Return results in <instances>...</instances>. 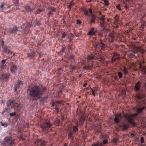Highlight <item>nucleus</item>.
<instances>
[{
	"label": "nucleus",
	"mask_w": 146,
	"mask_h": 146,
	"mask_svg": "<svg viewBox=\"0 0 146 146\" xmlns=\"http://www.w3.org/2000/svg\"><path fill=\"white\" fill-rule=\"evenodd\" d=\"M46 90L45 87H40L37 85H35L31 87L29 90V95L34 98L33 100H37L39 97L44 94Z\"/></svg>",
	"instance_id": "1"
},
{
	"label": "nucleus",
	"mask_w": 146,
	"mask_h": 146,
	"mask_svg": "<svg viewBox=\"0 0 146 146\" xmlns=\"http://www.w3.org/2000/svg\"><path fill=\"white\" fill-rule=\"evenodd\" d=\"M103 31L95 30L94 28H92L87 33V35L91 36L94 35L95 36V39L97 40L98 38H101L103 36Z\"/></svg>",
	"instance_id": "2"
},
{
	"label": "nucleus",
	"mask_w": 146,
	"mask_h": 146,
	"mask_svg": "<svg viewBox=\"0 0 146 146\" xmlns=\"http://www.w3.org/2000/svg\"><path fill=\"white\" fill-rule=\"evenodd\" d=\"M141 83L139 81H138L135 84L134 86V90L136 92L137 94L136 95L135 97L138 100H143V98L145 96V95L142 94H140L139 93L140 91H141Z\"/></svg>",
	"instance_id": "3"
},
{
	"label": "nucleus",
	"mask_w": 146,
	"mask_h": 146,
	"mask_svg": "<svg viewBox=\"0 0 146 146\" xmlns=\"http://www.w3.org/2000/svg\"><path fill=\"white\" fill-rule=\"evenodd\" d=\"M8 106H10L11 107H14V110L17 112H19L22 109L21 105L20 104H18L17 103H15V101L12 100H9L8 103Z\"/></svg>",
	"instance_id": "4"
},
{
	"label": "nucleus",
	"mask_w": 146,
	"mask_h": 146,
	"mask_svg": "<svg viewBox=\"0 0 146 146\" xmlns=\"http://www.w3.org/2000/svg\"><path fill=\"white\" fill-rule=\"evenodd\" d=\"M88 59V62L90 64H88L85 65L83 67L84 70H91L92 68L93 62L92 61L95 59V58L93 54L89 55L87 57Z\"/></svg>",
	"instance_id": "5"
},
{
	"label": "nucleus",
	"mask_w": 146,
	"mask_h": 146,
	"mask_svg": "<svg viewBox=\"0 0 146 146\" xmlns=\"http://www.w3.org/2000/svg\"><path fill=\"white\" fill-rule=\"evenodd\" d=\"M52 126V125L49 122L45 121L41 125L40 127L43 132L46 134L49 131V129Z\"/></svg>",
	"instance_id": "6"
},
{
	"label": "nucleus",
	"mask_w": 146,
	"mask_h": 146,
	"mask_svg": "<svg viewBox=\"0 0 146 146\" xmlns=\"http://www.w3.org/2000/svg\"><path fill=\"white\" fill-rule=\"evenodd\" d=\"M98 39H99L100 40V42L96 44L95 46L96 49H98L100 50L102 49L104 50L105 48L106 45L103 42L101 38H98Z\"/></svg>",
	"instance_id": "7"
},
{
	"label": "nucleus",
	"mask_w": 146,
	"mask_h": 146,
	"mask_svg": "<svg viewBox=\"0 0 146 146\" xmlns=\"http://www.w3.org/2000/svg\"><path fill=\"white\" fill-rule=\"evenodd\" d=\"M120 55L117 52H115L113 54V56L111 59V63H113L117 61L116 64H118L119 63L118 61L120 60Z\"/></svg>",
	"instance_id": "8"
},
{
	"label": "nucleus",
	"mask_w": 146,
	"mask_h": 146,
	"mask_svg": "<svg viewBox=\"0 0 146 146\" xmlns=\"http://www.w3.org/2000/svg\"><path fill=\"white\" fill-rule=\"evenodd\" d=\"M117 37V35L116 34L111 33L108 35L109 41L111 43L114 41H116Z\"/></svg>",
	"instance_id": "9"
},
{
	"label": "nucleus",
	"mask_w": 146,
	"mask_h": 146,
	"mask_svg": "<svg viewBox=\"0 0 146 146\" xmlns=\"http://www.w3.org/2000/svg\"><path fill=\"white\" fill-rule=\"evenodd\" d=\"M125 116L123 113H119L117 115H115V118L114 119V121L116 123H118L119 120H120L122 118L123 116Z\"/></svg>",
	"instance_id": "10"
},
{
	"label": "nucleus",
	"mask_w": 146,
	"mask_h": 146,
	"mask_svg": "<svg viewBox=\"0 0 146 146\" xmlns=\"http://www.w3.org/2000/svg\"><path fill=\"white\" fill-rule=\"evenodd\" d=\"M48 9L49 11L48 13V17H50L53 14V12H56V8L55 7H48Z\"/></svg>",
	"instance_id": "11"
},
{
	"label": "nucleus",
	"mask_w": 146,
	"mask_h": 146,
	"mask_svg": "<svg viewBox=\"0 0 146 146\" xmlns=\"http://www.w3.org/2000/svg\"><path fill=\"white\" fill-rule=\"evenodd\" d=\"M90 19L89 21V23L90 25H92L95 23V21L96 19V18L95 16L94 15H92L91 16H89Z\"/></svg>",
	"instance_id": "12"
},
{
	"label": "nucleus",
	"mask_w": 146,
	"mask_h": 146,
	"mask_svg": "<svg viewBox=\"0 0 146 146\" xmlns=\"http://www.w3.org/2000/svg\"><path fill=\"white\" fill-rule=\"evenodd\" d=\"M19 27L16 25L13 27L12 29H11L9 31V33L11 34H14L15 35L17 34V32L18 31Z\"/></svg>",
	"instance_id": "13"
},
{
	"label": "nucleus",
	"mask_w": 146,
	"mask_h": 146,
	"mask_svg": "<svg viewBox=\"0 0 146 146\" xmlns=\"http://www.w3.org/2000/svg\"><path fill=\"white\" fill-rule=\"evenodd\" d=\"M38 145H40L41 146H45L46 142L42 139H38L37 141Z\"/></svg>",
	"instance_id": "14"
},
{
	"label": "nucleus",
	"mask_w": 146,
	"mask_h": 146,
	"mask_svg": "<svg viewBox=\"0 0 146 146\" xmlns=\"http://www.w3.org/2000/svg\"><path fill=\"white\" fill-rule=\"evenodd\" d=\"M80 123L82 124H83L85 120V117L84 116V114L82 113V115L81 116L80 115H79Z\"/></svg>",
	"instance_id": "15"
},
{
	"label": "nucleus",
	"mask_w": 146,
	"mask_h": 146,
	"mask_svg": "<svg viewBox=\"0 0 146 146\" xmlns=\"http://www.w3.org/2000/svg\"><path fill=\"white\" fill-rule=\"evenodd\" d=\"M23 85V82L20 80H19L15 87V91H16L18 88L22 87Z\"/></svg>",
	"instance_id": "16"
},
{
	"label": "nucleus",
	"mask_w": 146,
	"mask_h": 146,
	"mask_svg": "<svg viewBox=\"0 0 146 146\" xmlns=\"http://www.w3.org/2000/svg\"><path fill=\"white\" fill-rule=\"evenodd\" d=\"M42 96H40L39 97L38 99H39L40 101L41 102H45L48 98V95L42 97Z\"/></svg>",
	"instance_id": "17"
},
{
	"label": "nucleus",
	"mask_w": 146,
	"mask_h": 146,
	"mask_svg": "<svg viewBox=\"0 0 146 146\" xmlns=\"http://www.w3.org/2000/svg\"><path fill=\"white\" fill-rule=\"evenodd\" d=\"M10 69L11 72L14 73L17 70V65L13 64H11Z\"/></svg>",
	"instance_id": "18"
},
{
	"label": "nucleus",
	"mask_w": 146,
	"mask_h": 146,
	"mask_svg": "<svg viewBox=\"0 0 146 146\" xmlns=\"http://www.w3.org/2000/svg\"><path fill=\"white\" fill-rule=\"evenodd\" d=\"M100 26L101 27L104 28V29L102 30L103 31V32L104 31H106V30L105 29L106 28V24L105 21H100Z\"/></svg>",
	"instance_id": "19"
},
{
	"label": "nucleus",
	"mask_w": 146,
	"mask_h": 146,
	"mask_svg": "<svg viewBox=\"0 0 146 146\" xmlns=\"http://www.w3.org/2000/svg\"><path fill=\"white\" fill-rule=\"evenodd\" d=\"M74 133L73 131H72L71 130H70L69 131L68 134V139H70L71 138L72 141L73 140L74 137V136H73Z\"/></svg>",
	"instance_id": "20"
},
{
	"label": "nucleus",
	"mask_w": 146,
	"mask_h": 146,
	"mask_svg": "<svg viewBox=\"0 0 146 146\" xmlns=\"http://www.w3.org/2000/svg\"><path fill=\"white\" fill-rule=\"evenodd\" d=\"M7 143L10 146L12 145L14 143V140L9 139H7Z\"/></svg>",
	"instance_id": "21"
},
{
	"label": "nucleus",
	"mask_w": 146,
	"mask_h": 146,
	"mask_svg": "<svg viewBox=\"0 0 146 146\" xmlns=\"http://www.w3.org/2000/svg\"><path fill=\"white\" fill-rule=\"evenodd\" d=\"M127 119L131 123L133 124L135 123L133 121V118L132 116H128L127 117Z\"/></svg>",
	"instance_id": "22"
},
{
	"label": "nucleus",
	"mask_w": 146,
	"mask_h": 146,
	"mask_svg": "<svg viewBox=\"0 0 146 146\" xmlns=\"http://www.w3.org/2000/svg\"><path fill=\"white\" fill-rule=\"evenodd\" d=\"M25 9L27 12H31L33 11V9H31L29 6H26L24 7Z\"/></svg>",
	"instance_id": "23"
},
{
	"label": "nucleus",
	"mask_w": 146,
	"mask_h": 146,
	"mask_svg": "<svg viewBox=\"0 0 146 146\" xmlns=\"http://www.w3.org/2000/svg\"><path fill=\"white\" fill-rule=\"evenodd\" d=\"M129 56L130 57H132L134 56H138L139 55L137 53H136V52H132V53H130L129 54Z\"/></svg>",
	"instance_id": "24"
},
{
	"label": "nucleus",
	"mask_w": 146,
	"mask_h": 146,
	"mask_svg": "<svg viewBox=\"0 0 146 146\" xmlns=\"http://www.w3.org/2000/svg\"><path fill=\"white\" fill-rule=\"evenodd\" d=\"M115 20L114 21V23L115 24H117L119 21V16L117 15H116L114 17Z\"/></svg>",
	"instance_id": "25"
},
{
	"label": "nucleus",
	"mask_w": 146,
	"mask_h": 146,
	"mask_svg": "<svg viewBox=\"0 0 146 146\" xmlns=\"http://www.w3.org/2000/svg\"><path fill=\"white\" fill-rule=\"evenodd\" d=\"M35 54V53L34 52H32L31 54H28L27 56L28 57L32 58L34 56Z\"/></svg>",
	"instance_id": "26"
},
{
	"label": "nucleus",
	"mask_w": 146,
	"mask_h": 146,
	"mask_svg": "<svg viewBox=\"0 0 146 146\" xmlns=\"http://www.w3.org/2000/svg\"><path fill=\"white\" fill-rule=\"evenodd\" d=\"M144 107H142L141 108H138L137 109V112L138 113H141L142 111L144 109Z\"/></svg>",
	"instance_id": "27"
},
{
	"label": "nucleus",
	"mask_w": 146,
	"mask_h": 146,
	"mask_svg": "<svg viewBox=\"0 0 146 146\" xmlns=\"http://www.w3.org/2000/svg\"><path fill=\"white\" fill-rule=\"evenodd\" d=\"M73 131L74 133H76L78 131L77 126H73L72 127Z\"/></svg>",
	"instance_id": "28"
},
{
	"label": "nucleus",
	"mask_w": 146,
	"mask_h": 146,
	"mask_svg": "<svg viewBox=\"0 0 146 146\" xmlns=\"http://www.w3.org/2000/svg\"><path fill=\"white\" fill-rule=\"evenodd\" d=\"M129 127V125L128 124L123 123L122 126V128L123 130L127 129Z\"/></svg>",
	"instance_id": "29"
},
{
	"label": "nucleus",
	"mask_w": 146,
	"mask_h": 146,
	"mask_svg": "<svg viewBox=\"0 0 146 146\" xmlns=\"http://www.w3.org/2000/svg\"><path fill=\"white\" fill-rule=\"evenodd\" d=\"M123 69L122 71L123 72L125 75H126L128 74L127 68H126L125 67H123Z\"/></svg>",
	"instance_id": "30"
},
{
	"label": "nucleus",
	"mask_w": 146,
	"mask_h": 146,
	"mask_svg": "<svg viewBox=\"0 0 146 146\" xmlns=\"http://www.w3.org/2000/svg\"><path fill=\"white\" fill-rule=\"evenodd\" d=\"M43 10L40 8L38 9L35 13V14H38L41 13L42 12Z\"/></svg>",
	"instance_id": "31"
},
{
	"label": "nucleus",
	"mask_w": 146,
	"mask_h": 146,
	"mask_svg": "<svg viewBox=\"0 0 146 146\" xmlns=\"http://www.w3.org/2000/svg\"><path fill=\"white\" fill-rule=\"evenodd\" d=\"M1 125L5 127H7L8 125V124L6 122H2L1 121Z\"/></svg>",
	"instance_id": "32"
},
{
	"label": "nucleus",
	"mask_w": 146,
	"mask_h": 146,
	"mask_svg": "<svg viewBox=\"0 0 146 146\" xmlns=\"http://www.w3.org/2000/svg\"><path fill=\"white\" fill-rule=\"evenodd\" d=\"M89 11L88 10L86 9H84V15L85 16H87L88 15Z\"/></svg>",
	"instance_id": "33"
},
{
	"label": "nucleus",
	"mask_w": 146,
	"mask_h": 146,
	"mask_svg": "<svg viewBox=\"0 0 146 146\" xmlns=\"http://www.w3.org/2000/svg\"><path fill=\"white\" fill-rule=\"evenodd\" d=\"M118 141V139H117L116 138H114L113 139L112 142L114 143L115 145H117Z\"/></svg>",
	"instance_id": "34"
},
{
	"label": "nucleus",
	"mask_w": 146,
	"mask_h": 146,
	"mask_svg": "<svg viewBox=\"0 0 146 146\" xmlns=\"http://www.w3.org/2000/svg\"><path fill=\"white\" fill-rule=\"evenodd\" d=\"M123 3L125 5L124 7H125V9L126 10L127 9L129 8V5L127 3H126L125 2H124Z\"/></svg>",
	"instance_id": "35"
},
{
	"label": "nucleus",
	"mask_w": 146,
	"mask_h": 146,
	"mask_svg": "<svg viewBox=\"0 0 146 146\" xmlns=\"http://www.w3.org/2000/svg\"><path fill=\"white\" fill-rule=\"evenodd\" d=\"M99 19L100 21H105L106 20V18L104 16H102V17H100Z\"/></svg>",
	"instance_id": "36"
},
{
	"label": "nucleus",
	"mask_w": 146,
	"mask_h": 146,
	"mask_svg": "<svg viewBox=\"0 0 146 146\" xmlns=\"http://www.w3.org/2000/svg\"><path fill=\"white\" fill-rule=\"evenodd\" d=\"M60 122V121L59 119H57L54 122L55 124L56 125H58Z\"/></svg>",
	"instance_id": "37"
},
{
	"label": "nucleus",
	"mask_w": 146,
	"mask_h": 146,
	"mask_svg": "<svg viewBox=\"0 0 146 146\" xmlns=\"http://www.w3.org/2000/svg\"><path fill=\"white\" fill-rule=\"evenodd\" d=\"M117 8L119 11H121V9L120 8V4H118L116 6Z\"/></svg>",
	"instance_id": "38"
},
{
	"label": "nucleus",
	"mask_w": 146,
	"mask_h": 146,
	"mask_svg": "<svg viewBox=\"0 0 146 146\" xmlns=\"http://www.w3.org/2000/svg\"><path fill=\"white\" fill-rule=\"evenodd\" d=\"M117 74L119 78H121L122 77V74L121 72H118Z\"/></svg>",
	"instance_id": "39"
},
{
	"label": "nucleus",
	"mask_w": 146,
	"mask_h": 146,
	"mask_svg": "<svg viewBox=\"0 0 146 146\" xmlns=\"http://www.w3.org/2000/svg\"><path fill=\"white\" fill-rule=\"evenodd\" d=\"M82 23V22L80 20L77 19L76 20V24L78 25H79Z\"/></svg>",
	"instance_id": "40"
},
{
	"label": "nucleus",
	"mask_w": 146,
	"mask_h": 146,
	"mask_svg": "<svg viewBox=\"0 0 146 146\" xmlns=\"http://www.w3.org/2000/svg\"><path fill=\"white\" fill-rule=\"evenodd\" d=\"M135 136V135L133 133H131L129 136V137L130 138H133Z\"/></svg>",
	"instance_id": "41"
},
{
	"label": "nucleus",
	"mask_w": 146,
	"mask_h": 146,
	"mask_svg": "<svg viewBox=\"0 0 146 146\" xmlns=\"http://www.w3.org/2000/svg\"><path fill=\"white\" fill-rule=\"evenodd\" d=\"M144 137H141V143H144Z\"/></svg>",
	"instance_id": "42"
},
{
	"label": "nucleus",
	"mask_w": 146,
	"mask_h": 146,
	"mask_svg": "<svg viewBox=\"0 0 146 146\" xmlns=\"http://www.w3.org/2000/svg\"><path fill=\"white\" fill-rule=\"evenodd\" d=\"M16 112H15L14 113H10V115L11 117H13L16 114Z\"/></svg>",
	"instance_id": "43"
},
{
	"label": "nucleus",
	"mask_w": 146,
	"mask_h": 146,
	"mask_svg": "<svg viewBox=\"0 0 146 146\" xmlns=\"http://www.w3.org/2000/svg\"><path fill=\"white\" fill-rule=\"evenodd\" d=\"M104 1L105 5L107 6L108 5L109 2L108 0H104Z\"/></svg>",
	"instance_id": "44"
},
{
	"label": "nucleus",
	"mask_w": 146,
	"mask_h": 146,
	"mask_svg": "<svg viewBox=\"0 0 146 146\" xmlns=\"http://www.w3.org/2000/svg\"><path fill=\"white\" fill-rule=\"evenodd\" d=\"M2 5L0 6V7L1 9H3L5 4L4 3H1Z\"/></svg>",
	"instance_id": "45"
},
{
	"label": "nucleus",
	"mask_w": 146,
	"mask_h": 146,
	"mask_svg": "<svg viewBox=\"0 0 146 146\" xmlns=\"http://www.w3.org/2000/svg\"><path fill=\"white\" fill-rule=\"evenodd\" d=\"M66 36V34L65 33H63L62 34V35L61 36L62 38H64Z\"/></svg>",
	"instance_id": "46"
},
{
	"label": "nucleus",
	"mask_w": 146,
	"mask_h": 146,
	"mask_svg": "<svg viewBox=\"0 0 146 146\" xmlns=\"http://www.w3.org/2000/svg\"><path fill=\"white\" fill-rule=\"evenodd\" d=\"M69 59L70 60H74V56L72 55H71L69 57Z\"/></svg>",
	"instance_id": "47"
},
{
	"label": "nucleus",
	"mask_w": 146,
	"mask_h": 146,
	"mask_svg": "<svg viewBox=\"0 0 146 146\" xmlns=\"http://www.w3.org/2000/svg\"><path fill=\"white\" fill-rule=\"evenodd\" d=\"M43 55H44V54H41V53L39 54V56L38 58V60H39V59L42 57V56H43Z\"/></svg>",
	"instance_id": "48"
},
{
	"label": "nucleus",
	"mask_w": 146,
	"mask_h": 146,
	"mask_svg": "<svg viewBox=\"0 0 146 146\" xmlns=\"http://www.w3.org/2000/svg\"><path fill=\"white\" fill-rule=\"evenodd\" d=\"M108 143V141L107 139H104L103 141V143L104 144H106Z\"/></svg>",
	"instance_id": "49"
},
{
	"label": "nucleus",
	"mask_w": 146,
	"mask_h": 146,
	"mask_svg": "<svg viewBox=\"0 0 146 146\" xmlns=\"http://www.w3.org/2000/svg\"><path fill=\"white\" fill-rule=\"evenodd\" d=\"M98 128H99V129H98V131H99V132L100 133V130L101 129V124H100L99 125V126H98Z\"/></svg>",
	"instance_id": "50"
},
{
	"label": "nucleus",
	"mask_w": 146,
	"mask_h": 146,
	"mask_svg": "<svg viewBox=\"0 0 146 146\" xmlns=\"http://www.w3.org/2000/svg\"><path fill=\"white\" fill-rule=\"evenodd\" d=\"M6 53H7L8 54H12L13 53L12 52L10 51V50H7L6 51Z\"/></svg>",
	"instance_id": "51"
},
{
	"label": "nucleus",
	"mask_w": 146,
	"mask_h": 146,
	"mask_svg": "<svg viewBox=\"0 0 146 146\" xmlns=\"http://www.w3.org/2000/svg\"><path fill=\"white\" fill-rule=\"evenodd\" d=\"M143 86L144 87V90L145 92H146V83L145 82L144 83Z\"/></svg>",
	"instance_id": "52"
},
{
	"label": "nucleus",
	"mask_w": 146,
	"mask_h": 146,
	"mask_svg": "<svg viewBox=\"0 0 146 146\" xmlns=\"http://www.w3.org/2000/svg\"><path fill=\"white\" fill-rule=\"evenodd\" d=\"M8 50L7 49V47H4V51L6 53V51H7V50Z\"/></svg>",
	"instance_id": "53"
},
{
	"label": "nucleus",
	"mask_w": 146,
	"mask_h": 146,
	"mask_svg": "<svg viewBox=\"0 0 146 146\" xmlns=\"http://www.w3.org/2000/svg\"><path fill=\"white\" fill-rule=\"evenodd\" d=\"M70 5L71 6H73L74 5V3L73 2V0H72L70 3Z\"/></svg>",
	"instance_id": "54"
},
{
	"label": "nucleus",
	"mask_w": 146,
	"mask_h": 146,
	"mask_svg": "<svg viewBox=\"0 0 146 146\" xmlns=\"http://www.w3.org/2000/svg\"><path fill=\"white\" fill-rule=\"evenodd\" d=\"M7 60V59H5V60H3L2 61V63L3 64H5L6 60Z\"/></svg>",
	"instance_id": "55"
},
{
	"label": "nucleus",
	"mask_w": 146,
	"mask_h": 146,
	"mask_svg": "<svg viewBox=\"0 0 146 146\" xmlns=\"http://www.w3.org/2000/svg\"><path fill=\"white\" fill-rule=\"evenodd\" d=\"M91 90H92V94H93V95L94 96H95V93H94V90L92 88H91Z\"/></svg>",
	"instance_id": "56"
},
{
	"label": "nucleus",
	"mask_w": 146,
	"mask_h": 146,
	"mask_svg": "<svg viewBox=\"0 0 146 146\" xmlns=\"http://www.w3.org/2000/svg\"><path fill=\"white\" fill-rule=\"evenodd\" d=\"M89 12L91 14V15H92V11L91 9H89Z\"/></svg>",
	"instance_id": "57"
},
{
	"label": "nucleus",
	"mask_w": 146,
	"mask_h": 146,
	"mask_svg": "<svg viewBox=\"0 0 146 146\" xmlns=\"http://www.w3.org/2000/svg\"><path fill=\"white\" fill-rule=\"evenodd\" d=\"M60 103V102L59 101H56V104H59Z\"/></svg>",
	"instance_id": "58"
},
{
	"label": "nucleus",
	"mask_w": 146,
	"mask_h": 146,
	"mask_svg": "<svg viewBox=\"0 0 146 146\" xmlns=\"http://www.w3.org/2000/svg\"><path fill=\"white\" fill-rule=\"evenodd\" d=\"M75 67L74 66H73L71 68V70L73 71L75 70Z\"/></svg>",
	"instance_id": "59"
},
{
	"label": "nucleus",
	"mask_w": 146,
	"mask_h": 146,
	"mask_svg": "<svg viewBox=\"0 0 146 146\" xmlns=\"http://www.w3.org/2000/svg\"><path fill=\"white\" fill-rule=\"evenodd\" d=\"M55 104H54V102H52V105H51V107H54L55 106Z\"/></svg>",
	"instance_id": "60"
},
{
	"label": "nucleus",
	"mask_w": 146,
	"mask_h": 146,
	"mask_svg": "<svg viewBox=\"0 0 146 146\" xmlns=\"http://www.w3.org/2000/svg\"><path fill=\"white\" fill-rule=\"evenodd\" d=\"M92 0H86V2L87 3L90 2H91L92 1Z\"/></svg>",
	"instance_id": "61"
},
{
	"label": "nucleus",
	"mask_w": 146,
	"mask_h": 146,
	"mask_svg": "<svg viewBox=\"0 0 146 146\" xmlns=\"http://www.w3.org/2000/svg\"><path fill=\"white\" fill-rule=\"evenodd\" d=\"M92 146H99L97 144H96L94 145H92Z\"/></svg>",
	"instance_id": "62"
},
{
	"label": "nucleus",
	"mask_w": 146,
	"mask_h": 146,
	"mask_svg": "<svg viewBox=\"0 0 146 146\" xmlns=\"http://www.w3.org/2000/svg\"><path fill=\"white\" fill-rule=\"evenodd\" d=\"M71 6H71V5H68V9H71Z\"/></svg>",
	"instance_id": "63"
},
{
	"label": "nucleus",
	"mask_w": 146,
	"mask_h": 146,
	"mask_svg": "<svg viewBox=\"0 0 146 146\" xmlns=\"http://www.w3.org/2000/svg\"><path fill=\"white\" fill-rule=\"evenodd\" d=\"M114 79L115 80H118V79L117 77H114Z\"/></svg>",
	"instance_id": "64"
}]
</instances>
